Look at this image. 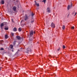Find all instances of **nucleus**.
Wrapping results in <instances>:
<instances>
[{"label":"nucleus","instance_id":"f257e3e1","mask_svg":"<svg viewBox=\"0 0 77 77\" xmlns=\"http://www.w3.org/2000/svg\"><path fill=\"white\" fill-rule=\"evenodd\" d=\"M51 26L52 28H55V24L52 22L51 23Z\"/></svg>","mask_w":77,"mask_h":77},{"label":"nucleus","instance_id":"f03ea898","mask_svg":"<svg viewBox=\"0 0 77 77\" xmlns=\"http://www.w3.org/2000/svg\"><path fill=\"white\" fill-rule=\"evenodd\" d=\"M3 26H4V24H3V23H1L0 25V27L1 29H3Z\"/></svg>","mask_w":77,"mask_h":77},{"label":"nucleus","instance_id":"7ed1b4c3","mask_svg":"<svg viewBox=\"0 0 77 77\" xmlns=\"http://www.w3.org/2000/svg\"><path fill=\"white\" fill-rule=\"evenodd\" d=\"M33 32L32 30L30 32V34L31 36H33Z\"/></svg>","mask_w":77,"mask_h":77},{"label":"nucleus","instance_id":"20e7f679","mask_svg":"<svg viewBox=\"0 0 77 77\" xmlns=\"http://www.w3.org/2000/svg\"><path fill=\"white\" fill-rule=\"evenodd\" d=\"M16 38L18 39V40H20V39H21V37L19 36H16Z\"/></svg>","mask_w":77,"mask_h":77},{"label":"nucleus","instance_id":"39448f33","mask_svg":"<svg viewBox=\"0 0 77 77\" xmlns=\"http://www.w3.org/2000/svg\"><path fill=\"white\" fill-rule=\"evenodd\" d=\"M28 18V17H27V15H25V20L26 21V20H27Z\"/></svg>","mask_w":77,"mask_h":77},{"label":"nucleus","instance_id":"423d86ee","mask_svg":"<svg viewBox=\"0 0 77 77\" xmlns=\"http://www.w3.org/2000/svg\"><path fill=\"white\" fill-rule=\"evenodd\" d=\"M35 5L37 6H39V5L38 3L37 4V3H36V1H35Z\"/></svg>","mask_w":77,"mask_h":77},{"label":"nucleus","instance_id":"0eeeda50","mask_svg":"<svg viewBox=\"0 0 77 77\" xmlns=\"http://www.w3.org/2000/svg\"><path fill=\"white\" fill-rule=\"evenodd\" d=\"M47 11L48 12H50V8H48Z\"/></svg>","mask_w":77,"mask_h":77},{"label":"nucleus","instance_id":"6e6552de","mask_svg":"<svg viewBox=\"0 0 77 77\" xmlns=\"http://www.w3.org/2000/svg\"><path fill=\"white\" fill-rule=\"evenodd\" d=\"M16 9L17 8H16L15 6L13 7V10L14 11H16Z\"/></svg>","mask_w":77,"mask_h":77},{"label":"nucleus","instance_id":"1a4fd4ad","mask_svg":"<svg viewBox=\"0 0 77 77\" xmlns=\"http://www.w3.org/2000/svg\"><path fill=\"white\" fill-rule=\"evenodd\" d=\"M4 3H5V2L4 1L2 0L1 2V4H2V5H3Z\"/></svg>","mask_w":77,"mask_h":77},{"label":"nucleus","instance_id":"9d476101","mask_svg":"<svg viewBox=\"0 0 77 77\" xmlns=\"http://www.w3.org/2000/svg\"><path fill=\"white\" fill-rule=\"evenodd\" d=\"M17 28L16 27H14L13 29V31L14 32H17Z\"/></svg>","mask_w":77,"mask_h":77},{"label":"nucleus","instance_id":"9b49d317","mask_svg":"<svg viewBox=\"0 0 77 77\" xmlns=\"http://www.w3.org/2000/svg\"><path fill=\"white\" fill-rule=\"evenodd\" d=\"M5 39H8V35H5Z\"/></svg>","mask_w":77,"mask_h":77},{"label":"nucleus","instance_id":"f8f14e48","mask_svg":"<svg viewBox=\"0 0 77 77\" xmlns=\"http://www.w3.org/2000/svg\"><path fill=\"white\" fill-rule=\"evenodd\" d=\"M70 8L71 7H70V6L69 5L67 7L68 10H69V9H70Z\"/></svg>","mask_w":77,"mask_h":77},{"label":"nucleus","instance_id":"ddd939ff","mask_svg":"<svg viewBox=\"0 0 77 77\" xmlns=\"http://www.w3.org/2000/svg\"><path fill=\"white\" fill-rule=\"evenodd\" d=\"M10 47L11 48H12L14 47V46H13L12 45H10Z\"/></svg>","mask_w":77,"mask_h":77},{"label":"nucleus","instance_id":"4468645a","mask_svg":"<svg viewBox=\"0 0 77 77\" xmlns=\"http://www.w3.org/2000/svg\"><path fill=\"white\" fill-rule=\"evenodd\" d=\"M18 30L19 32H21V28H19L18 29Z\"/></svg>","mask_w":77,"mask_h":77},{"label":"nucleus","instance_id":"2eb2a0df","mask_svg":"<svg viewBox=\"0 0 77 77\" xmlns=\"http://www.w3.org/2000/svg\"><path fill=\"white\" fill-rule=\"evenodd\" d=\"M65 25H63V26L62 28L63 29V30H64L65 29Z\"/></svg>","mask_w":77,"mask_h":77},{"label":"nucleus","instance_id":"dca6fc26","mask_svg":"<svg viewBox=\"0 0 77 77\" xmlns=\"http://www.w3.org/2000/svg\"><path fill=\"white\" fill-rule=\"evenodd\" d=\"M8 27H5L4 28L6 30H8Z\"/></svg>","mask_w":77,"mask_h":77},{"label":"nucleus","instance_id":"f3484780","mask_svg":"<svg viewBox=\"0 0 77 77\" xmlns=\"http://www.w3.org/2000/svg\"><path fill=\"white\" fill-rule=\"evenodd\" d=\"M11 34L12 36H14V34L13 33L11 32Z\"/></svg>","mask_w":77,"mask_h":77},{"label":"nucleus","instance_id":"a211bd4d","mask_svg":"<svg viewBox=\"0 0 77 77\" xmlns=\"http://www.w3.org/2000/svg\"><path fill=\"white\" fill-rule=\"evenodd\" d=\"M33 22H34V20H33V19H32L31 21V23H33Z\"/></svg>","mask_w":77,"mask_h":77},{"label":"nucleus","instance_id":"6ab92c4d","mask_svg":"<svg viewBox=\"0 0 77 77\" xmlns=\"http://www.w3.org/2000/svg\"><path fill=\"white\" fill-rule=\"evenodd\" d=\"M13 44L14 45H15V44H16V42H14L13 43Z\"/></svg>","mask_w":77,"mask_h":77},{"label":"nucleus","instance_id":"aec40b11","mask_svg":"<svg viewBox=\"0 0 77 77\" xmlns=\"http://www.w3.org/2000/svg\"><path fill=\"white\" fill-rule=\"evenodd\" d=\"M4 50V49L2 48L0 49V50Z\"/></svg>","mask_w":77,"mask_h":77},{"label":"nucleus","instance_id":"412c9836","mask_svg":"<svg viewBox=\"0 0 77 77\" xmlns=\"http://www.w3.org/2000/svg\"><path fill=\"white\" fill-rule=\"evenodd\" d=\"M32 16V17H33L34 15V14L33 13H32V14H31Z\"/></svg>","mask_w":77,"mask_h":77},{"label":"nucleus","instance_id":"4be33fe9","mask_svg":"<svg viewBox=\"0 0 77 77\" xmlns=\"http://www.w3.org/2000/svg\"><path fill=\"white\" fill-rule=\"evenodd\" d=\"M60 48H59L57 49V51H60Z\"/></svg>","mask_w":77,"mask_h":77},{"label":"nucleus","instance_id":"5701e85b","mask_svg":"<svg viewBox=\"0 0 77 77\" xmlns=\"http://www.w3.org/2000/svg\"><path fill=\"white\" fill-rule=\"evenodd\" d=\"M45 2H46V0H44L42 2H44L45 3Z\"/></svg>","mask_w":77,"mask_h":77},{"label":"nucleus","instance_id":"b1692460","mask_svg":"<svg viewBox=\"0 0 77 77\" xmlns=\"http://www.w3.org/2000/svg\"><path fill=\"white\" fill-rule=\"evenodd\" d=\"M74 29V26H72L71 27V29Z\"/></svg>","mask_w":77,"mask_h":77},{"label":"nucleus","instance_id":"393cba45","mask_svg":"<svg viewBox=\"0 0 77 77\" xmlns=\"http://www.w3.org/2000/svg\"><path fill=\"white\" fill-rule=\"evenodd\" d=\"M63 48H65V46L64 45H63Z\"/></svg>","mask_w":77,"mask_h":77},{"label":"nucleus","instance_id":"a878e982","mask_svg":"<svg viewBox=\"0 0 77 77\" xmlns=\"http://www.w3.org/2000/svg\"><path fill=\"white\" fill-rule=\"evenodd\" d=\"M77 14V13L75 12L74 15V16H75V15Z\"/></svg>","mask_w":77,"mask_h":77},{"label":"nucleus","instance_id":"bb28decb","mask_svg":"<svg viewBox=\"0 0 77 77\" xmlns=\"http://www.w3.org/2000/svg\"><path fill=\"white\" fill-rule=\"evenodd\" d=\"M33 33H35V31H34L33 32Z\"/></svg>","mask_w":77,"mask_h":77},{"label":"nucleus","instance_id":"cd10ccee","mask_svg":"<svg viewBox=\"0 0 77 77\" xmlns=\"http://www.w3.org/2000/svg\"><path fill=\"white\" fill-rule=\"evenodd\" d=\"M27 51H28V49H27Z\"/></svg>","mask_w":77,"mask_h":77},{"label":"nucleus","instance_id":"c85d7f7f","mask_svg":"<svg viewBox=\"0 0 77 77\" xmlns=\"http://www.w3.org/2000/svg\"><path fill=\"white\" fill-rule=\"evenodd\" d=\"M23 21L21 20V22H23Z\"/></svg>","mask_w":77,"mask_h":77},{"label":"nucleus","instance_id":"c756f323","mask_svg":"<svg viewBox=\"0 0 77 77\" xmlns=\"http://www.w3.org/2000/svg\"><path fill=\"white\" fill-rule=\"evenodd\" d=\"M0 71H1V68H0Z\"/></svg>","mask_w":77,"mask_h":77},{"label":"nucleus","instance_id":"7c9ffc66","mask_svg":"<svg viewBox=\"0 0 77 77\" xmlns=\"http://www.w3.org/2000/svg\"><path fill=\"white\" fill-rule=\"evenodd\" d=\"M72 7V5H71V8Z\"/></svg>","mask_w":77,"mask_h":77},{"label":"nucleus","instance_id":"2f4dec72","mask_svg":"<svg viewBox=\"0 0 77 77\" xmlns=\"http://www.w3.org/2000/svg\"><path fill=\"white\" fill-rule=\"evenodd\" d=\"M12 51H14L13 50H12Z\"/></svg>","mask_w":77,"mask_h":77},{"label":"nucleus","instance_id":"473e14b6","mask_svg":"<svg viewBox=\"0 0 77 77\" xmlns=\"http://www.w3.org/2000/svg\"><path fill=\"white\" fill-rule=\"evenodd\" d=\"M12 20L13 21V19H12Z\"/></svg>","mask_w":77,"mask_h":77}]
</instances>
